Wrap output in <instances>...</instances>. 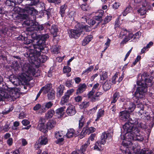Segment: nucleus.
Segmentation results:
<instances>
[{
  "label": "nucleus",
  "mask_w": 154,
  "mask_h": 154,
  "mask_svg": "<svg viewBox=\"0 0 154 154\" xmlns=\"http://www.w3.org/2000/svg\"><path fill=\"white\" fill-rule=\"evenodd\" d=\"M139 80L137 82L139 86L135 92L133 99L134 102L137 103V113L140 116L143 114L144 105L141 103H138L140 99L143 98L144 94L147 91V87L151 85L152 80L149 78V76L146 73H143L140 75H139Z\"/></svg>",
  "instance_id": "nucleus-2"
},
{
  "label": "nucleus",
  "mask_w": 154,
  "mask_h": 154,
  "mask_svg": "<svg viewBox=\"0 0 154 154\" xmlns=\"http://www.w3.org/2000/svg\"><path fill=\"white\" fill-rule=\"evenodd\" d=\"M104 113V111L103 110H99L97 113V118L95 119V121H97L99 119L102 117Z\"/></svg>",
  "instance_id": "nucleus-33"
},
{
  "label": "nucleus",
  "mask_w": 154,
  "mask_h": 154,
  "mask_svg": "<svg viewBox=\"0 0 154 154\" xmlns=\"http://www.w3.org/2000/svg\"><path fill=\"white\" fill-rule=\"evenodd\" d=\"M65 106L61 107L56 110L55 112L58 117L62 116L64 114V111L65 109Z\"/></svg>",
  "instance_id": "nucleus-20"
},
{
  "label": "nucleus",
  "mask_w": 154,
  "mask_h": 154,
  "mask_svg": "<svg viewBox=\"0 0 154 154\" xmlns=\"http://www.w3.org/2000/svg\"><path fill=\"white\" fill-rule=\"evenodd\" d=\"M121 4L119 3L115 2L112 5V8L114 9H118L120 5Z\"/></svg>",
  "instance_id": "nucleus-58"
},
{
  "label": "nucleus",
  "mask_w": 154,
  "mask_h": 154,
  "mask_svg": "<svg viewBox=\"0 0 154 154\" xmlns=\"http://www.w3.org/2000/svg\"><path fill=\"white\" fill-rule=\"evenodd\" d=\"M47 96L49 100H52L54 99L55 94V91L53 89L51 90L47 93Z\"/></svg>",
  "instance_id": "nucleus-26"
},
{
  "label": "nucleus",
  "mask_w": 154,
  "mask_h": 154,
  "mask_svg": "<svg viewBox=\"0 0 154 154\" xmlns=\"http://www.w3.org/2000/svg\"><path fill=\"white\" fill-rule=\"evenodd\" d=\"M6 88H0V101L2 100L3 98H8L10 97H12L14 98H16L17 97V95L18 93L16 92L14 89H11L10 91H8L7 89L8 87L6 86Z\"/></svg>",
  "instance_id": "nucleus-6"
},
{
  "label": "nucleus",
  "mask_w": 154,
  "mask_h": 154,
  "mask_svg": "<svg viewBox=\"0 0 154 154\" xmlns=\"http://www.w3.org/2000/svg\"><path fill=\"white\" fill-rule=\"evenodd\" d=\"M69 95H65L61 98L60 102V104L63 105L65 103H66L69 99Z\"/></svg>",
  "instance_id": "nucleus-35"
},
{
  "label": "nucleus",
  "mask_w": 154,
  "mask_h": 154,
  "mask_svg": "<svg viewBox=\"0 0 154 154\" xmlns=\"http://www.w3.org/2000/svg\"><path fill=\"white\" fill-rule=\"evenodd\" d=\"M29 121L27 119H24L22 121V123L24 126H26L29 125Z\"/></svg>",
  "instance_id": "nucleus-60"
},
{
  "label": "nucleus",
  "mask_w": 154,
  "mask_h": 154,
  "mask_svg": "<svg viewBox=\"0 0 154 154\" xmlns=\"http://www.w3.org/2000/svg\"><path fill=\"white\" fill-rule=\"evenodd\" d=\"M102 94L101 92H97L95 94L94 98L92 99V102H95L98 100L99 99V97L102 95Z\"/></svg>",
  "instance_id": "nucleus-36"
},
{
  "label": "nucleus",
  "mask_w": 154,
  "mask_h": 154,
  "mask_svg": "<svg viewBox=\"0 0 154 154\" xmlns=\"http://www.w3.org/2000/svg\"><path fill=\"white\" fill-rule=\"evenodd\" d=\"M92 39V36L91 35H88L86 37L82 42V44L83 46H85L90 42Z\"/></svg>",
  "instance_id": "nucleus-21"
},
{
  "label": "nucleus",
  "mask_w": 154,
  "mask_h": 154,
  "mask_svg": "<svg viewBox=\"0 0 154 154\" xmlns=\"http://www.w3.org/2000/svg\"><path fill=\"white\" fill-rule=\"evenodd\" d=\"M35 61H34L32 63H26L24 64L22 68L23 72L20 74H19L18 76V79L15 77H14V79H12L11 77L10 78V81L14 85H17L19 82L16 83V81L18 79L22 82H23L25 83H27L29 80V76L31 75L34 76H36L35 75V67H37L35 65Z\"/></svg>",
  "instance_id": "nucleus-3"
},
{
  "label": "nucleus",
  "mask_w": 154,
  "mask_h": 154,
  "mask_svg": "<svg viewBox=\"0 0 154 154\" xmlns=\"http://www.w3.org/2000/svg\"><path fill=\"white\" fill-rule=\"evenodd\" d=\"M71 70V68L68 66H64L63 68V72L64 73H69Z\"/></svg>",
  "instance_id": "nucleus-50"
},
{
  "label": "nucleus",
  "mask_w": 154,
  "mask_h": 154,
  "mask_svg": "<svg viewBox=\"0 0 154 154\" xmlns=\"http://www.w3.org/2000/svg\"><path fill=\"white\" fill-rule=\"evenodd\" d=\"M112 140V136L111 134L104 132L101 136L100 140L97 141L94 146V149L97 150L102 149V146L104 145L106 141L110 142Z\"/></svg>",
  "instance_id": "nucleus-5"
},
{
  "label": "nucleus",
  "mask_w": 154,
  "mask_h": 154,
  "mask_svg": "<svg viewBox=\"0 0 154 154\" xmlns=\"http://www.w3.org/2000/svg\"><path fill=\"white\" fill-rule=\"evenodd\" d=\"M52 86L51 84H48L45 86L42 87L40 89L41 91L44 94H46L48 93L49 91H51V90H52Z\"/></svg>",
  "instance_id": "nucleus-18"
},
{
  "label": "nucleus",
  "mask_w": 154,
  "mask_h": 154,
  "mask_svg": "<svg viewBox=\"0 0 154 154\" xmlns=\"http://www.w3.org/2000/svg\"><path fill=\"white\" fill-rule=\"evenodd\" d=\"M87 132V129L86 127L83 128L82 131L81 132L80 135L79 136L80 138V139H82L83 137H84L86 134H88V133Z\"/></svg>",
  "instance_id": "nucleus-42"
},
{
  "label": "nucleus",
  "mask_w": 154,
  "mask_h": 154,
  "mask_svg": "<svg viewBox=\"0 0 154 154\" xmlns=\"http://www.w3.org/2000/svg\"><path fill=\"white\" fill-rule=\"evenodd\" d=\"M66 85L68 87H71L72 86L71 84V81L70 80H67L66 83Z\"/></svg>",
  "instance_id": "nucleus-62"
},
{
  "label": "nucleus",
  "mask_w": 154,
  "mask_h": 154,
  "mask_svg": "<svg viewBox=\"0 0 154 154\" xmlns=\"http://www.w3.org/2000/svg\"><path fill=\"white\" fill-rule=\"evenodd\" d=\"M98 13H99V14L94 16L93 17V18L96 20H99L101 19L102 17L103 13V11L102 10H98L97 13V14Z\"/></svg>",
  "instance_id": "nucleus-29"
},
{
  "label": "nucleus",
  "mask_w": 154,
  "mask_h": 154,
  "mask_svg": "<svg viewBox=\"0 0 154 154\" xmlns=\"http://www.w3.org/2000/svg\"><path fill=\"white\" fill-rule=\"evenodd\" d=\"M64 90V87L63 85H60L58 87L57 92V95L58 97H60L63 94Z\"/></svg>",
  "instance_id": "nucleus-27"
},
{
  "label": "nucleus",
  "mask_w": 154,
  "mask_h": 154,
  "mask_svg": "<svg viewBox=\"0 0 154 154\" xmlns=\"http://www.w3.org/2000/svg\"><path fill=\"white\" fill-rule=\"evenodd\" d=\"M75 107L74 105L70 104L66 110L67 114L69 116L74 115L76 113Z\"/></svg>",
  "instance_id": "nucleus-14"
},
{
  "label": "nucleus",
  "mask_w": 154,
  "mask_h": 154,
  "mask_svg": "<svg viewBox=\"0 0 154 154\" xmlns=\"http://www.w3.org/2000/svg\"><path fill=\"white\" fill-rule=\"evenodd\" d=\"M56 122L53 120H49L47 123L46 126L47 129H51L55 125Z\"/></svg>",
  "instance_id": "nucleus-23"
},
{
  "label": "nucleus",
  "mask_w": 154,
  "mask_h": 154,
  "mask_svg": "<svg viewBox=\"0 0 154 154\" xmlns=\"http://www.w3.org/2000/svg\"><path fill=\"white\" fill-rule=\"evenodd\" d=\"M74 91V90L73 89H70L67 91L66 95H69V97L70 95Z\"/></svg>",
  "instance_id": "nucleus-61"
},
{
  "label": "nucleus",
  "mask_w": 154,
  "mask_h": 154,
  "mask_svg": "<svg viewBox=\"0 0 154 154\" xmlns=\"http://www.w3.org/2000/svg\"><path fill=\"white\" fill-rule=\"evenodd\" d=\"M20 125V123L19 122L15 121L14 122L13 124V126L12 127V128L13 130H16L17 129V127H18Z\"/></svg>",
  "instance_id": "nucleus-55"
},
{
  "label": "nucleus",
  "mask_w": 154,
  "mask_h": 154,
  "mask_svg": "<svg viewBox=\"0 0 154 154\" xmlns=\"http://www.w3.org/2000/svg\"><path fill=\"white\" fill-rule=\"evenodd\" d=\"M34 28L33 29H32V30H41L43 29V27L42 25H33V27Z\"/></svg>",
  "instance_id": "nucleus-44"
},
{
  "label": "nucleus",
  "mask_w": 154,
  "mask_h": 154,
  "mask_svg": "<svg viewBox=\"0 0 154 154\" xmlns=\"http://www.w3.org/2000/svg\"><path fill=\"white\" fill-rule=\"evenodd\" d=\"M51 32L54 37H56L58 33V29L56 26L55 25L52 26Z\"/></svg>",
  "instance_id": "nucleus-30"
},
{
  "label": "nucleus",
  "mask_w": 154,
  "mask_h": 154,
  "mask_svg": "<svg viewBox=\"0 0 154 154\" xmlns=\"http://www.w3.org/2000/svg\"><path fill=\"white\" fill-rule=\"evenodd\" d=\"M110 42L111 40L109 38H107L106 42L104 44L105 46L104 47V50H106L109 46L110 44Z\"/></svg>",
  "instance_id": "nucleus-54"
},
{
  "label": "nucleus",
  "mask_w": 154,
  "mask_h": 154,
  "mask_svg": "<svg viewBox=\"0 0 154 154\" xmlns=\"http://www.w3.org/2000/svg\"><path fill=\"white\" fill-rule=\"evenodd\" d=\"M45 122V119L42 118H40L37 127L39 130L44 133H46L47 132V126L44 124Z\"/></svg>",
  "instance_id": "nucleus-13"
},
{
  "label": "nucleus",
  "mask_w": 154,
  "mask_h": 154,
  "mask_svg": "<svg viewBox=\"0 0 154 154\" xmlns=\"http://www.w3.org/2000/svg\"><path fill=\"white\" fill-rule=\"evenodd\" d=\"M82 23H77L75 26L74 29L69 30L68 33L70 38H77L82 33Z\"/></svg>",
  "instance_id": "nucleus-7"
},
{
  "label": "nucleus",
  "mask_w": 154,
  "mask_h": 154,
  "mask_svg": "<svg viewBox=\"0 0 154 154\" xmlns=\"http://www.w3.org/2000/svg\"><path fill=\"white\" fill-rule=\"evenodd\" d=\"M124 105L125 109H128L131 112L134 111L135 107L134 104L130 101H127Z\"/></svg>",
  "instance_id": "nucleus-17"
},
{
  "label": "nucleus",
  "mask_w": 154,
  "mask_h": 154,
  "mask_svg": "<svg viewBox=\"0 0 154 154\" xmlns=\"http://www.w3.org/2000/svg\"><path fill=\"white\" fill-rule=\"evenodd\" d=\"M141 35V33L140 32H137L134 35L133 39H136L137 40L140 37Z\"/></svg>",
  "instance_id": "nucleus-49"
},
{
  "label": "nucleus",
  "mask_w": 154,
  "mask_h": 154,
  "mask_svg": "<svg viewBox=\"0 0 154 154\" xmlns=\"http://www.w3.org/2000/svg\"><path fill=\"white\" fill-rule=\"evenodd\" d=\"M66 6L64 5L61 6L60 8V14L61 17H63L65 13V10L66 9Z\"/></svg>",
  "instance_id": "nucleus-40"
},
{
  "label": "nucleus",
  "mask_w": 154,
  "mask_h": 154,
  "mask_svg": "<svg viewBox=\"0 0 154 154\" xmlns=\"http://www.w3.org/2000/svg\"><path fill=\"white\" fill-rule=\"evenodd\" d=\"M89 105V103L88 101H85L83 102L80 105L79 107L82 109L87 107Z\"/></svg>",
  "instance_id": "nucleus-38"
},
{
  "label": "nucleus",
  "mask_w": 154,
  "mask_h": 154,
  "mask_svg": "<svg viewBox=\"0 0 154 154\" xmlns=\"http://www.w3.org/2000/svg\"><path fill=\"white\" fill-rule=\"evenodd\" d=\"M94 91L93 90H92L91 91H90L88 94V98L90 99L92 101V99L93 98H94Z\"/></svg>",
  "instance_id": "nucleus-46"
},
{
  "label": "nucleus",
  "mask_w": 154,
  "mask_h": 154,
  "mask_svg": "<svg viewBox=\"0 0 154 154\" xmlns=\"http://www.w3.org/2000/svg\"><path fill=\"white\" fill-rule=\"evenodd\" d=\"M131 148L132 149L131 151L128 152V150L127 149L126 150V154H137L136 153H132L131 152L132 151L134 152L135 149L134 148L133 146L131 147ZM152 152L151 150L142 149L140 152V154H152Z\"/></svg>",
  "instance_id": "nucleus-16"
},
{
  "label": "nucleus",
  "mask_w": 154,
  "mask_h": 154,
  "mask_svg": "<svg viewBox=\"0 0 154 154\" xmlns=\"http://www.w3.org/2000/svg\"><path fill=\"white\" fill-rule=\"evenodd\" d=\"M82 24L83 27H82V32L84 30H86L87 32H89L90 30V28L88 26H85V25Z\"/></svg>",
  "instance_id": "nucleus-57"
},
{
  "label": "nucleus",
  "mask_w": 154,
  "mask_h": 154,
  "mask_svg": "<svg viewBox=\"0 0 154 154\" xmlns=\"http://www.w3.org/2000/svg\"><path fill=\"white\" fill-rule=\"evenodd\" d=\"M112 16L108 15L106 16L104 20V23L106 24L109 22L112 19Z\"/></svg>",
  "instance_id": "nucleus-48"
},
{
  "label": "nucleus",
  "mask_w": 154,
  "mask_h": 154,
  "mask_svg": "<svg viewBox=\"0 0 154 154\" xmlns=\"http://www.w3.org/2000/svg\"><path fill=\"white\" fill-rule=\"evenodd\" d=\"M13 143V139L11 138H10L8 139L7 140V143L9 145H11Z\"/></svg>",
  "instance_id": "nucleus-64"
},
{
  "label": "nucleus",
  "mask_w": 154,
  "mask_h": 154,
  "mask_svg": "<svg viewBox=\"0 0 154 154\" xmlns=\"http://www.w3.org/2000/svg\"><path fill=\"white\" fill-rule=\"evenodd\" d=\"M65 133L63 131H56L55 133V137L57 139L55 141V143L60 145H62L63 143L64 137L65 136Z\"/></svg>",
  "instance_id": "nucleus-12"
},
{
  "label": "nucleus",
  "mask_w": 154,
  "mask_h": 154,
  "mask_svg": "<svg viewBox=\"0 0 154 154\" xmlns=\"http://www.w3.org/2000/svg\"><path fill=\"white\" fill-rule=\"evenodd\" d=\"M25 48H27V51L26 53V57H31L33 60L35 58V54H37L38 57L37 59L40 63H43L47 60V57L44 55H40V51L38 48V47H35V45H32V46H27Z\"/></svg>",
  "instance_id": "nucleus-4"
},
{
  "label": "nucleus",
  "mask_w": 154,
  "mask_h": 154,
  "mask_svg": "<svg viewBox=\"0 0 154 154\" xmlns=\"http://www.w3.org/2000/svg\"><path fill=\"white\" fill-rule=\"evenodd\" d=\"M119 92H116L113 96L112 100L111 101V103H115L116 102L118 98L119 97Z\"/></svg>",
  "instance_id": "nucleus-34"
},
{
  "label": "nucleus",
  "mask_w": 154,
  "mask_h": 154,
  "mask_svg": "<svg viewBox=\"0 0 154 154\" xmlns=\"http://www.w3.org/2000/svg\"><path fill=\"white\" fill-rule=\"evenodd\" d=\"M89 141V140H88L86 142V143L82 146L80 150V152L81 154H84L85 153L86 149L88 146L90 144Z\"/></svg>",
  "instance_id": "nucleus-24"
},
{
  "label": "nucleus",
  "mask_w": 154,
  "mask_h": 154,
  "mask_svg": "<svg viewBox=\"0 0 154 154\" xmlns=\"http://www.w3.org/2000/svg\"><path fill=\"white\" fill-rule=\"evenodd\" d=\"M103 88L104 91H106L110 88L111 84L109 81H106L103 85Z\"/></svg>",
  "instance_id": "nucleus-32"
},
{
  "label": "nucleus",
  "mask_w": 154,
  "mask_h": 154,
  "mask_svg": "<svg viewBox=\"0 0 154 154\" xmlns=\"http://www.w3.org/2000/svg\"><path fill=\"white\" fill-rule=\"evenodd\" d=\"M39 141L42 145H45L48 143V139L46 136H41L39 138Z\"/></svg>",
  "instance_id": "nucleus-25"
},
{
  "label": "nucleus",
  "mask_w": 154,
  "mask_h": 154,
  "mask_svg": "<svg viewBox=\"0 0 154 154\" xmlns=\"http://www.w3.org/2000/svg\"><path fill=\"white\" fill-rule=\"evenodd\" d=\"M94 68L93 66H90L88 68L83 71L82 74L85 75L87 74L93 69Z\"/></svg>",
  "instance_id": "nucleus-39"
},
{
  "label": "nucleus",
  "mask_w": 154,
  "mask_h": 154,
  "mask_svg": "<svg viewBox=\"0 0 154 154\" xmlns=\"http://www.w3.org/2000/svg\"><path fill=\"white\" fill-rule=\"evenodd\" d=\"M134 2L136 3H140L142 6V7L137 10L139 13L141 15L145 14L146 11V7L148 4V0H134Z\"/></svg>",
  "instance_id": "nucleus-11"
},
{
  "label": "nucleus",
  "mask_w": 154,
  "mask_h": 154,
  "mask_svg": "<svg viewBox=\"0 0 154 154\" xmlns=\"http://www.w3.org/2000/svg\"><path fill=\"white\" fill-rule=\"evenodd\" d=\"M85 122V119L83 116H82L79 120V128H82L83 125Z\"/></svg>",
  "instance_id": "nucleus-41"
},
{
  "label": "nucleus",
  "mask_w": 154,
  "mask_h": 154,
  "mask_svg": "<svg viewBox=\"0 0 154 154\" xmlns=\"http://www.w3.org/2000/svg\"><path fill=\"white\" fill-rule=\"evenodd\" d=\"M86 128L87 129V132L88 133V134H89L91 133L94 132L96 130L95 128L92 127L89 128L86 127Z\"/></svg>",
  "instance_id": "nucleus-51"
},
{
  "label": "nucleus",
  "mask_w": 154,
  "mask_h": 154,
  "mask_svg": "<svg viewBox=\"0 0 154 154\" xmlns=\"http://www.w3.org/2000/svg\"><path fill=\"white\" fill-rule=\"evenodd\" d=\"M100 76L101 80H105L107 77V72H103L100 75Z\"/></svg>",
  "instance_id": "nucleus-45"
},
{
  "label": "nucleus",
  "mask_w": 154,
  "mask_h": 154,
  "mask_svg": "<svg viewBox=\"0 0 154 154\" xmlns=\"http://www.w3.org/2000/svg\"><path fill=\"white\" fill-rule=\"evenodd\" d=\"M53 104L51 102L44 103L42 105V107L40 110L41 112H45L48 109L51 108Z\"/></svg>",
  "instance_id": "nucleus-15"
},
{
  "label": "nucleus",
  "mask_w": 154,
  "mask_h": 154,
  "mask_svg": "<svg viewBox=\"0 0 154 154\" xmlns=\"http://www.w3.org/2000/svg\"><path fill=\"white\" fill-rule=\"evenodd\" d=\"M131 10V8L130 6H128L127 7L124 12H122V14L123 16H126V15L129 13Z\"/></svg>",
  "instance_id": "nucleus-43"
},
{
  "label": "nucleus",
  "mask_w": 154,
  "mask_h": 154,
  "mask_svg": "<svg viewBox=\"0 0 154 154\" xmlns=\"http://www.w3.org/2000/svg\"><path fill=\"white\" fill-rule=\"evenodd\" d=\"M55 113L54 110L52 109L49 110L45 114V117L47 119L51 118Z\"/></svg>",
  "instance_id": "nucleus-28"
},
{
  "label": "nucleus",
  "mask_w": 154,
  "mask_h": 154,
  "mask_svg": "<svg viewBox=\"0 0 154 154\" xmlns=\"http://www.w3.org/2000/svg\"><path fill=\"white\" fill-rule=\"evenodd\" d=\"M120 113L121 119L129 121L124 125L121 129V138L124 140L122 144L128 146L132 144V140L143 141L144 137L140 132V128H147L145 124L140 122L137 119H133L127 110L121 111Z\"/></svg>",
  "instance_id": "nucleus-1"
},
{
  "label": "nucleus",
  "mask_w": 154,
  "mask_h": 154,
  "mask_svg": "<svg viewBox=\"0 0 154 154\" xmlns=\"http://www.w3.org/2000/svg\"><path fill=\"white\" fill-rule=\"evenodd\" d=\"M20 8L18 7H14L12 10L13 16L17 20H21L26 19L28 17V15L24 14H20Z\"/></svg>",
  "instance_id": "nucleus-10"
},
{
  "label": "nucleus",
  "mask_w": 154,
  "mask_h": 154,
  "mask_svg": "<svg viewBox=\"0 0 154 154\" xmlns=\"http://www.w3.org/2000/svg\"><path fill=\"white\" fill-rule=\"evenodd\" d=\"M39 2L38 0H31V3H29L24 8V12L34 15L37 13V11L33 7L30 6L35 5Z\"/></svg>",
  "instance_id": "nucleus-9"
},
{
  "label": "nucleus",
  "mask_w": 154,
  "mask_h": 154,
  "mask_svg": "<svg viewBox=\"0 0 154 154\" xmlns=\"http://www.w3.org/2000/svg\"><path fill=\"white\" fill-rule=\"evenodd\" d=\"M87 88V86L85 84H80L76 91L77 94H80L84 91Z\"/></svg>",
  "instance_id": "nucleus-19"
},
{
  "label": "nucleus",
  "mask_w": 154,
  "mask_h": 154,
  "mask_svg": "<svg viewBox=\"0 0 154 154\" xmlns=\"http://www.w3.org/2000/svg\"><path fill=\"white\" fill-rule=\"evenodd\" d=\"M119 73H116L115 75L112 77V82L113 84H115L116 83V80L119 76Z\"/></svg>",
  "instance_id": "nucleus-53"
},
{
  "label": "nucleus",
  "mask_w": 154,
  "mask_h": 154,
  "mask_svg": "<svg viewBox=\"0 0 154 154\" xmlns=\"http://www.w3.org/2000/svg\"><path fill=\"white\" fill-rule=\"evenodd\" d=\"M5 4L8 6H13L15 5L14 2L10 0H7L6 1Z\"/></svg>",
  "instance_id": "nucleus-52"
},
{
  "label": "nucleus",
  "mask_w": 154,
  "mask_h": 154,
  "mask_svg": "<svg viewBox=\"0 0 154 154\" xmlns=\"http://www.w3.org/2000/svg\"><path fill=\"white\" fill-rule=\"evenodd\" d=\"M81 8L84 11H87L88 10V7L87 4L86 3L82 4L81 5Z\"/></svg>",
  "instance_id": "nucleus-56"
},
{
  "label": "nucleus",
  "mask_w": 154,
  "mask_h": 154,
  "mask_svg": "<svg viewBox=\"0 0 154 154\" xmlns=\"http://www.w3.org/2000/svg\"><path fill=\"white\" fill-rule=\"evenodd\" d=\"M123 41L127 42L131 39L133 38L134 34L128 31Z\"/></svg>",
  "instance_id": "nucleus-31"
},
{
  "label": "nucleus",
  "mask_w": 154,
  "mask_h": 154,
  "mask_svg": "<svg viewBox=\"0 0 154 154\" xmlns=\"http://www.w3.org/2000/svg\"><path fill=\"white\" fill-rule=\"evenodd\" d=\"M75 101L77 102H79L81 101L82 100V97L80 96H78L75 97Z\"/></svg>",
  "instance_id": "nucleus-63"
},
{
  "label": "nucleus",
  "mask_w": 154,
  "mask_h": 154,
  "mask_svg": "<svg viewBox=\"0 0 154 154\" xmlns=\"http://www.w3.org/2000/svg\"><path fill=\"white\" fill-rule=\"evenodd\" d=\"M42 107V105L41 106L39 104H37L34 107L33 110L35 111L38 110V112L40 113H42L43 112H41L40 110Z\"/></svg>",
  "instance_id": "nucleus-47"
},
{
  "label": "nucleus",
  "mask_w": 154,
  "mask_h": 154,
  "mask_svg": "<svg viewBox=\"0 0 154 154\" xmlns=\"http://www.w3.org/2000/svg\"><path fill=\"white\" fill-rule=\"evenodd\" d=\"M39 38L40 39L39 41H37V38L38 37L36 36V37H34V40H36V44H32L30 45V46H32V45H34L35 46V47H37L38 48L40 51H41L43 50V45L44 44V42L45 40L49 38V35L48 34L43 35L40 36H38Z\"/></svg>",
  "instance_id": "nucleus-8"
},
{
  "label": "nucleus",
  "mask_w": 154,
  "mask_h": 154,
  "mask_svg": "<svg viewBox=\"0 0 154 154\" xmlns=\"http://www.w3.org/2000/svg\"><path fill=\"white\" fill-rule=\"evenodd\" d=\"M127 33H128V31L126 29H121L119 35V38H122L124 36L126 35Z\"/></svg>",
  "instance_id": "nucleus-37"
},
{
  "label": "nucleus",
  "mask_w": 154,
  "mask_h": 154,
  "mask_svg": "<svg viewBox=\"0 0 154 154\" xmlns=\"http://www.w3.org/2000/svg\"><path fill=\"white\" fill-rule=\"evenodd\" d=\"M77 135L75 133V131L73 129H70L68 130L65 136L67 138H70L73 136L76 137Z\"/></svg>",
  "instance_id": "nucleus-22"
},
{
  "label": "nucleus",
  "mask_w": 154,
  "mask_h": 154,
  "mask_svg": "<svg viewBox=\"0 0 154 154\" xmlns=\"http://www.w3.org/2000/svg\"><path fill=\"white\" fill-rule=\"evenodd\" d=\"M9 129V125L8 124H6L3 127V129L5 131H7ZM2 130V128H0V131Z\"/></svg>",
  "instance_id": "nucleus-59"
}]
</instances>
